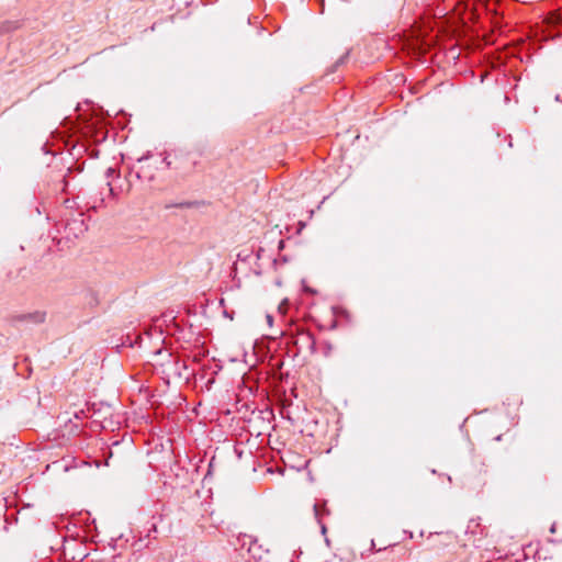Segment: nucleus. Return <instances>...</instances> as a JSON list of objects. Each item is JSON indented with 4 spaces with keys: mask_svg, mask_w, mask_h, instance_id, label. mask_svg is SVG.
Segmentation results:
<instances>
[{
    "mask_svg": "<svg viewBox=\"0 0 562 562\" xmlns=\"http://www.w3.org/2000/svg\"><path fill=\"white\" fill-rule=\"evenodd\" d=\"M18 22L14 21H3L0 22V35L9 33L15 29H18Z\"/></svg>",
    "mask_w": 562,
    "mask_h": 562,
    "instance_id": "obj_8",
    "label": "nucleus"
},
{
    "mask_svg": "<svg viewBox=\"0 0 562 562\" xmlns=\"http://www.w3.org/2000/svg\"><path fill=\"white\" fill-rule=\"evenodd\" d=\"M224 315H225L226 317H229L231 319H233V316H232V315H229V314H228V312H226V311H225V312H224Z\"/></svg>",
    "mask_w": 562,
    "mask_h": 562,
    "instance_id": "obj_24",
    "label": "nucleus"
},
{
    "mask_svg": "<svg viewBox=\"0 0 562 562\" xmlns=\"http://www.w3.org/2000/svg\"><path fill=\"white\" fill-rule=\"evenodd\" d=\"M114 175H116V170L112 167H109L106 170H105V179L109 180L110 178H112Z\"/></svg>",
    "mask_w": 562,
    "mask_h": 562,
    "instance_id": "obj_11",
    "label": "nucleus"
},
{
    "mask_svg": "<svg viewBox=\"0 0 562 562\" xmlns=\"http://www.w3.org/2000/svg\"><path fill=\"white\" fill-rule=\"evenodd\" d=\"M313 510H314V516L319 524L321 531L323 535H325L327 532V528H326V525L322 522L321 518L324 515H329V509L326 507V501H324L323 503H315L313 506Z\"/></svg>",
    "mask_w": 562,
    "mask_h": 562,
    "instance_id": "obj_5",
    "label": "nucleus"
},
{
    "mask_svg": "<svg viewBox=\"0 0 562 562\" xmlns=\"http://www.w3.org/2000/svg\"><path fill=\"white\" fill-rule=\"evenodd\" d=\"M550 532H551V533H554V532H555V524H553V525L551 526V528H550Z\"/></svg>",
    "mask_w": 562,
    "mask_h": 562,
    "instance_id": "obj_22",
    "label": "nucleus"
},
{
    "mask_svg": "<svg viewBox=\"0 0 562 562\" xmlns=\"http://www.w3.org/2000/svg\"><path fill=\"white\" fill-rule=\"evenodd\" d=\"M148 531H149V532H150V531H155V532H156V531H157L156 525H155V524H153V525H151V527H150V529H149Z\"/></svg>",
    "mask_w": 562,
    "mask_h": 562,
    "instance_id": "obj_21",
    "label": "nucleus"
},
{
    "mask_svg": "<svg viewBox=\"0 0 562 562\" xmlns=\"http://www.w3.org/2000/svg\"><path fill=\"white\" fill-rule=\"evenodd\" d=\"M350 52L347 50L344 55H341L327 70L328 74L335 72L340 66L345 65L349 59Z\"/></svg>",
    "mask_w": 562,
    "mask_h": 562,
    "instance_id": "obj_6",
    "label": "nucleus"
},
{
    "mask_svg": "<svg viewBox=\"0 0 562 562\" xmlns=\"http://www.w3.org/2000/svg\"><path fill=\"white\" fill-rule=\"evenodd\" d=\"M82 169H83V164H81V165H79V166H77V167H76V171H77V172H81V171H82Z\"/></svg>",
    "mask_w": 562,
    "mask_h": 562,
    "instance_id": "obj_20",
    "label": "nucleus"
},
{
    "mask_svg": "<svg viewBox=\"0 0 562 562\" xmlns=\"http://www.w3.org/2000/svg\"><path fill=\"white\" fill-rule=\"evenodd\" d=\"M151 157V153L150 151H146L142 157H139L137 159L138 162H143L145 160H148L149 158Z\"/></svg>",
    "mask_w": 562,
    "mask_h": 562,
    "instance_id": "obj_12",
    "label": "nucleus"
},
{
    "mask_svg": "<svg viewBox=\"0 0 562 562\" xmlns=\"http://www.w3.org/2000/svg\"><path fill=\"white\" fill-rule=\"evenodd\" d=\"M108 191L111 195H114V189L110 181H106Z\"/></svg>",
    "mask_w": 562,
    "mask_h": 562,
    "instance_id": "obj_15",
    "label": "nucleus"
},
{
    "mask_svg": "<svg viewBox=\"0 0 562 562\" xmlns=\"http://www.w3.org/2000/svg\"><path fill=\"white\" fill-rule=\"evenodd\" d=\"M279 250H282L284 248V240L281 239L278 245Z\"/></svg>",
    "mask_w": 562,
    "mask_h": 562,
    "instance_id": "obj_19",
    "label": "nucleus"
},
{
    "mask_svg": "<svg viewBox=\"0 0 562 562\" xmlns=\"http://www.w3.org/2000/svg\"><path fill=\"white\" fill-rule=\"evenodd\" d=\"M117 445H119V441H114V442L112 443V446H117Z\"/></svg>",
    "mask_w": 562,
    "mask_h": 562,
    "instance_id": "obj_27",
    "label": "nucleus"
},
{
    "mask_svg": "<svg viewBox=\"0 0 562 562\" xmlns=\"http://www.w3.org/2000/svg\"><path fill=\"white\" fill-rule=\"evenodd\" d=\"M266 319H267V323L269 324V326H272V324H273V316L270 315V314H267Z\"/></svg>",
    "mask_w": 562,
    "mask_h": 562,
    "instance_id": "obj_18",
    "label": "nucleus"
},
{
    "mask_svg": "<svg viewBox=\"0 0 562 562\" xmlns=\"http://www.w3.org/2000/svg\"><path fill=\"white\" fill-rule=\"evenodd\" d=\"M46 319V312L43 311H35L32 313L26 314H19L13 317V322L22 323V322H29L33 324H42Z\"/></svg>",
    "mask_w": 562,
    "mask_h": 562,
    "instance_id": "obj_4",
    "label": "nucleus"
},
{
    "mask_svg": "<svg viewBox=\"0 0 562 562\" xmlns=\"http://www.w3.org/2000/svg\"><path fill=\"white\" fill-rule=\"evenodd\" d=\"M72 171H74V167H69V168L67 169V172H68V173H67V175H65V176H64V178H63V180H61V181H63V189H61V190H63L64 192H67V187H68L67 177H68V175H69V173H71Z\"/></svg>",
    "mask_w": 562,
    "mask_h": 562,
    "instance_id": "obj_10",
    "label": "nucleus"
},
{
    "mask_svg": "<svg viewBox=\"0 0 562 562\" xmlns=\"http://www.w3.org/2000/svg\"><path fill=\"white\" fill-rule=\"evenodd\" d=\"M8 525H9V517L4 515V521H3V530L8 531Z\"/></svg>",
    "mask_w": 562,
    "mask_h": 562,
    "instance_id": "obj_16",
    "label": "nucleus"
},
{
    "mask_svg": "<svg viewBox=\"0 0 562 562\" xmlns=\"http://www.w3.org/2000/svg\"><path fill=\"white\" fill-rule=\"evenodd\" d=\"M294 347L296 348V355L304 348L307 349L311 355L316 353V340L313 334L301 327H297V337L294 339Z\"/></svg>",
    "mask_w": 562,
    "mask_h": 562,
    "instance_id": "obj_2",
    "label": "nucleus"
},
{
    "mask_svg": "<svg viewBox=\"0 0 562 562\" xmlns=\"http://www.w3.org/2000/svg\"><path fill=\"white\" fill-rule=\"evenodd\" d=\"M200 204H201V202H199V201H183V202H179V203L167 204L166 209H170V207L192 209V207H198Z\"/></svg>",
    "mask_w": 562,
    "mask_h": 562,
    "instance_id": "obj_7",
    "label": "nucleus"
},
{
    "mask_svg": "<svg viewBox=\"0 0 562 562\" xmlns=\"http://www.w3.org/2000/svg\"><path fill=\"white\" fill-rule=\"evenodd\" d=\"M42 150L44 154H50V150L48 149V144L45 143L42 145Z\"/></svg>",
    "mask_w": 562,
    "mask_h": 562,
    "instance_id": "obj_17",
    "label": "nucleus"
},
{
    "mask_svg": "<svg viewBox=\"0 0 562 562\" xmlns=\"http://www.w3.org/2000/svg\"><path fill=\"white\" fill-rule=\"evenodd\" d=\"M281 336L286 337V346L294 347V339L297 337V331L295 334L288 335V333L281 331Z\"/></svg>",
    "mask_w": 562,
    "mask_h": 562,
    "instance_id": "obj_9",
    "label": "nucleus"
},
{
    "mask_svg": "<svg viewBox=\"0 0 562 562\" xmlns=\"http://www.w3.org/2000/svg\"><path fill=\"white\" fill-rule=\"evenodd\" d=\"M162 162L166 165L168 169L172 168V161L169 160V157L167 155L162 158Z\"/></svg>",
    "mask_w": 562,
    "mask_h": 562,
    "instance_id": "obj_13",
    "label": "nucleus"
},
{
    "mask_svg": "<svg viewBox=\"0 0 562 562\" xmlns=\"http://www.w3.org/2000/svg\"><path fill=\"white\" fill-rule=\"evenodd\" d=\"M330 351H331V345L329 342H325V351H324L325 356H329Z\"/></svg>",
    "mask_w": 562,
    "mask_h": 562,
    "instance_id": "obj_14",
    "label": "nucleus"
},
{
    "mask_svg": "<svg viewBox=\"0 0 562 562\" xmlns=\"http://www.w3.org/2000/svg\"><path fill=\"white\" fill-rule=\"evenodd\" d=\"M136 177L139 179L142 177L140 172H136Z\"/></svg>",
    "mask_w": 562,
    "mask_h": 562,
    "instance_id": "obj_26",
    "label": "nucleus"
},
{
    "mask_svg": "<svg viewBox=\"0 0 562 562\" xmlns=\"http://www.w3.org/2000/svg\"><path fill=\"white\" fill-rule=\"evenodd\" d=\"M501 439H502V435H498V436L495 437L496 441H499Z\"/></svg>",
    "mask_w": 562,
    "mask_h": 562,
    "instance_id": "obj_25",
    "label": "nucleus"
},
{
    "mask_svg": "<svg viewBox=\"0 0 562 562\" xmlns=\"http://www.w3.org/2000/svg\"><path fill=\"white\" fill-rule=\"evenodd\" d=\"M206 151V144L203 142H199L194 145L193 151L178 149L175 150V158L177 160V165L173 167L175 170L179 171L180 175L184 177H189L194 172H199L202 170V164L198 158H193V155L196 157H203Z\"/></svg>",
    "mask_w": 562,
    "mask_h": 562,
    "instance_id": "obj_1",
    "label": "nucleus"
},
{
    "mask_svg": "<svg viewBox=\"0 0 562 562\" xmlns=\"http://www.w3.org/2000/svg\"><path fill=\"white\" fill-rule=\"evenodd\" d=\"M87 229L88 225L85 222L82 213H78L70 218H67L66 221L65 231L67 232L68 236L72 235L74 237L78 238L80 235L87 232Z\"/></svg>",
    "mask_w": 562,
    "mask_h": 562,
    "instance_id": "obj_3",
    "label": "nucleus"
},
{
    "mask_svg": "<svg viewBox=\"0 0 562 562\" xmlns=\"http://www.w3.org/2000/svg\"><path fill=\"white\" fill-rule=\"evenodd\" d=\"M554 100H555L557 102H560V101H561V97H560V94H559V93L554 97Z\"/></svg>",
    "mask_w": 562,
    "mask_h": 562,
    "instance_id": "obj_23",
    "label": "nucleus"
}]
</instances>
